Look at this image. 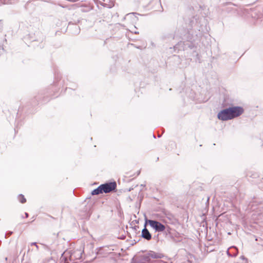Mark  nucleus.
<instances>
[{
    "instance_id": "obj_6",
    "label": "nucleus",
    "mask_w": 263,
    "mask_h": 263,
    "mask_svg": "<svg viewBox=\"0 0 263 263\" xmlns=\"http://www.w3.org/2000/svg\"><path fill=\"white\" fill-rule=\"evenodd\" d=\"M163 257V255L161 254L157 253L153 251H151L148 253V256L144 255L143 256V259L145 261H148L149 260V257L152 258H161Z\"/></svg>"
},
{
    "instance_id": "obj_13",
    "label": "nucleus",
    "mask_w": 263,
    "mask_h": 263,
    "mask_svg": "<svg viewBox=\"0 0 263 263\" xmlns=\"http://www.w3.org/2000/svg\"><path fill=\"white\" fill-rule=\"evenodd\" d=\"M3 28V23L2 22V21L0 20V31Z\"/></svg>"
},
{
    "instance_id": "obj_3",
    "label": "nucleus",
    "mask_w": 263,
    "mask_h": 263,
    "mask_svg": "<svg viewBox=\"0 0 263 263\" xmlns=\"http://www.w3.org/2000/svg\"><path fill=\"white\" fill-rule=\"evenodd\" d=\"M148 223L149 226L157 232H162L165 229V227L164 224L156 220H149Z\"/></svg>"
},
{
    "instance_id": "obj_16",
    "label": "nucleus",
    "mask_w": 263,
    "mask_h": 263,
    "mask_svg": "<svg viewBox=\"0 0 263 263\" xmlns=\"http://www.w3.org/2000/svg\"><path fill=\"white\" fill-rule=\"evenodd\" d=\"M240 258L242 259H245V257L243 256H241L240 257Z\"/></svg>"
},
{
    "instance_id": "obj_7",
    "label": "nucleus",
    "mask_w": 263,
    "mask_h": 263,
    "mask_svg": "<svg viewBox=\"0 0 263 263\" xmlns=\"http://www.w3.org/2000/svg\"><path fill=\"white\" fill-rule=\"evenodd\" d=\"M124 20L128 21L130 24H134L138 21V18L134 13H128L124 17Z\"/></svg>"
},
{
    "instance_id": "obj_11",
    "label": "nucleus",
    "mask_w": 263,
    "mask_h": 263,
    "mask_svg": "<svg viewBox=\"0 0 263 263\" xmlns=\"http://www.w3.org/2000/svg\"><path fill=\"white\" fill-rule=\"evenodd\" d=\"M233 248H234L235 249L237 250V249H236V248L235 247H233ZM227 254H228V255L229 256H234V257H235V256L237 255V250H236V253H235L233 255L229 253V250H228V251H227Z\"/></svg>"
},
{
    "instance_id": "obj_9",
    "label": "nucleus",
    "mask_w": 263,
    "mask_h": 263,
    "mask_svg": "<svg viewBox=\"0 0 263 263\" xmlns=\"http://www.w3.org/2000/svg\"><path fill=\"white\" fill-rule=\"evenodd\" d=\"M101 193H103V191L101 185L91 192V195H97Z\"/></svg>"
},
{
    "instance_id": "obj_1",
    "label": "nucleus",
    "mask_w": 263,
    "mask_h": 263,
    "mask_svg": "<svg viewBox=\"0 0 263 263\" xmlns=\"http://www.w3.org/2000/svg\"><path fill=\"white\" fill-rule=\"evenodd\" d=\"M82 253L79 250H66L61 256L62 260H64L65 263L68 262V260L74 261L77 259H80L82 258Z\"/></svg>"
},
{
    "instance_id": "obj_10",
    "label": "nucleus",
    "mask_w": 263,
    "mask_h": 263,
    "mask_svg": "<svg viewBox=\"0 0 263 263\" xmlns=\"http://www.w3.org/2000/svg\"><path fill=\"white\" fill-rule=\"evenodd\" d=\"M17 199L19 200V201L22 203H24L26 201V198L22 194L19 195L17 197Z\"/></svg>"
},
{
    "instance_id": "obj_17",
    "label": "nucleus",
    "mask_w": 263,
    "mask_h": 263,
    "mask_svg": "<svg viewBox=\"0 0 263 263\" xmlns=\"http://www.w3.org/2000/svg\"><path fill=\"white\" fill-rule=\"evenodd\" d=\"M133 263H145L143 261H139V262H134Z\"/></svg>"
},
{
    "instance_id": "obj_19",
    "label": "nucleus",
    "mask_w": 263,
    "mask_h": 263,
    "mask_svg": "<svg viewBox=\"0 0 263 263\" xmlns=\"http://www.w3.org/2000/svg\"><path fill=\"white\" fill-rule=\"evenodd\" d=\"M135 34H137V33H138V32H135Z\"/></svg>"
},
{
    "instance_id": "obj_2",
    "label": "nucleus",
    "mask_w": 263,
    "mask_h": 263,
    "mask_svg": "<svg viewBox=\"0 0 263 263\" xmlns=\"http://www.w3.org/2000/svg\"><path fill=\"white\" fill-rule=\"evenodd\" d=\"M231 119L239 117L244 112V109L240 106H233L228 108Z\"/></svg>"
},
{
    "instance_id": "obj_8",
    "label": "nucleus",
    "mask_w": 263,
    "mask_h": 263,
    "mask_svg": "<svg viewBox=\"0 0 263 263\" xmlns=\"http://www.w3.org/2000/svg\"><path fill=\"white\" fill-rule=\"evenodd\" d=\"M141 236L147 240H149L152 238L151 233L145 227L142 230Z\"/></svg>"
},
{
    "instance_id": "obj_18",
    "label": "nucleus",
    "mask_w": 263,
    "mask_h": 263,
    "mask_svg": "<svg viewBox=\"0 0 263 263\" xmlns=\"http://www.w3.org/2000/svg\"><path fill=\"white\" fill-rule=\"evenodd\" d=\"M12 232H10L9 233V236L11 235L12 234Z\"/></svg>"
},
{
    "instance_id": "obj_15",
    "label": "nucleus",
    "mask_w": 263,
    "mask_h": 263,
    "mask_svg": "<svg viewBox=\"0 0 263 263\" xmlns=\"http://www.w3.org/2000/svg\"><path fill=\"white\" fill-rule=\"evenodd\" d=\"M25 217L26 218H27L28 217V214L27 213H25Z\"/></svg>"
},
{
    "instance_id": "obj_4",
    "label": "nucleus",
    "mask_w": 263,
    "mask_h": 263,
    "mask_svg": "<svg viewBox=\"0 0 263 263\" xmlns=\"http://www.w3.org/2000/svg\"><path fill=\"white\" fill-rule=\"evenodd\" d=\"M103 193H108L115 190L117 187V183L115 181L106 183L101 185Z\"/></svg>"
},
{
    "instance_id": "obj_5",
    "label": "nucleus",
    "mask_w": 263,
    "mask_h": 263,
    "mask_svg": "<svg viewBox=\"0 0 263 263\" xmlns=\"http://www.w3.org/2000/svg\"><path fill=\"white\" fill-rule=\"evenodd\" d=\"M217 118L219 120L221 121H228L231 120L228 108L220 111L217 115Z\"/></svg>"
},
{
    "instance_id": "obj_14",
    "label": "nucleus",
    "mask_w": 263,
    "mask_h": 263,
    "mask_svg": "<svg viewBox=\"0 0 263 263\" xmlns=\"http://www.w3.org/2000/svg\"><path fill=\"white\" fill-rule=\"evenodd\" d=\"M31 245H34V246H36V247L37 248H38V246H37V245H36V242H32V243H31Z\"/></svg>"
},
{
    "instance_id": "obj_12",
    "label": "nucleus",
    "mask_w": 263,
    "mask_h": 263,
    "mask_svg": "<svg viewBox=\"0 0 263 263\" xmlns=\"http://www.w3.org/2000/svg\"><path fill=\"white\" fill-rule=\"evenodd\" d=\"M181 44H182V42H179V43H178V44L177 45H176L174 47V48H176V49H177V48H178V46H179V45H181Z\"/></svg>"
}]
</instances>
